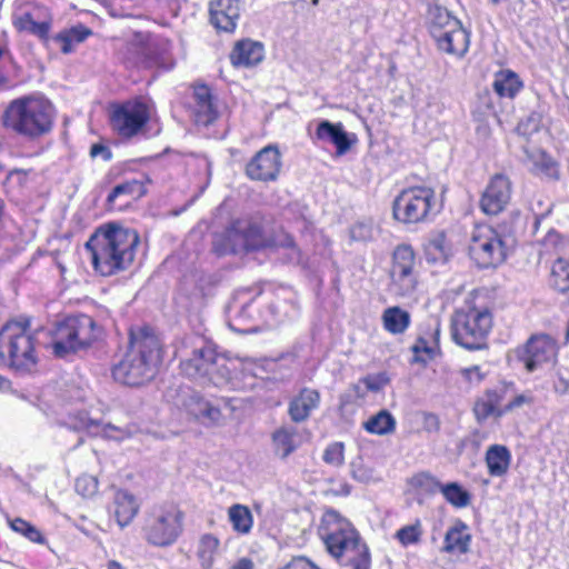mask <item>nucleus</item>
Wrapping results in <instances>:
<instances>
[{
  "label": "nucleus",
  "instance_id": "1",
  "mask_svg": "<svg viewBox=\"0 0 569 569\" xmlns=\"http://www.w3.org/2000/svg\"><path fill=\"white\" fill-rule=\"evenodd\" d=\"M269 219L261 212L250 213L233 219L212 241L213 251L218 256L237 253L239 250L257 252L262 250L288 251L290 262H300L302 251L295 237L282 226L268 228Z\"/></svg>",
  "mask_w": 569,
  "mask_h": 569
},
{
  "label": "nucleus",
  "instance_id": "2",
  "mask_svg": "<svg viewBox=\"0 0 569 569\" xmlns=\"http://www.w3.org/2000/svg\"><path fill=\"white\" fill-rule=\"evenodd\" d=\"M140 246V234L117 221L98 226L84 243L96 273L112 277L133 264Z\"/></svg>",
  "mask_w": 569,
  "mask_h": 569
},
{
  "label": "nucleus",
  "instance_id": "3",
  "mask_svg": "<svg viewBox=\"0 0 569 569\" xmlns=\"http://www.w3.org/2000/svg\"><path fill=\"white\" fill-rule=\"evenodd\" d=\"M162 362V347L153 329L143 326L129 331V345L111 368L112 378L124 386L140 387L151 381Z\"/></svg>",
  "mask_w": 569,
  "mask_h": 569
},
{
  "label": "nucleus",
  "instance_id": "4",
  "mask_svg": "<svg viewBox=\"0 0 569 569\" xmlns=\"http://www.w3.org/2000/svg\"><path fill=\"white\" fill-rule=\"evenodd\" d=\"M318 536L327 552L341 566L351 569H370L371 553L360 532L337 510L323 512L318 527Z\"/></svg>",
  "mask_w": 569,
  "mask_h": 569
},
{
  "label": "nucleus",
  "instance_id": "5",
  "mask_svg": "<svg viewBox=\"0 0 569 569\" xmlns=\"http://www.w3.org/2000/svg\"><path fill=\"white\" fill-rule=\"evenodd\" d=\"M54 120L52 102L44 96L32 93L11 100L1 117L6 130L29 142L50 134Z\"/></svg>",
  "mask_w": 569,
  "mask_h": 569
},
{
  "label": "nucleus",
  "instance_id": "6",
  "mask_svg": "<svg viewBox=\"0 0 569 569\" xmlns=\"http://www.w3.org/2000/svg\"><path fill=\"white\" fill-rule=\"evenodd\" d=\"M38 331L31 328V318L8 319L0 328V363L20 375L38 370Z\"/></svg>",
  "mask_w": 569,
  "mask_h": 569
},
{
  "label": "nucleus",
  "instance_id": "7",
  "mask_svg": "<svg viewBox=\"0 0 569 569\" xmlns=\"http://www.w3.org/2000/svg\"><path fill=\"white\" fill-rule=\"evenodd\" d=\"M492 328V308L479 303L476 298L468 299L466 305L456 309L451 317L452 340L470 351L488 347V338Z\"/></svg>",
  "mask_w": 569,
  "mask_h": 569
},
{
  "label": "nucleus",
  "instance_id": "8",
  "mask_svg": "<svg viewBox=\"0 0 569 569\" xmlns=\"http://www.w3.org/2000/svg\"><path fill=\"white\" fill-rule=\"evenodd\" d=\"M152 108L142 97L111 102L108 107V123L111 132L122 142L146 137Z\"/></svg>",
  "mask_w": 569,
  "mask_h": 569
},
{
  "label": "nucleus",
  "instance_id": "9",
  "mask_svg": "<svg viewBox=\"0 0 569 569\" xmlns=\"http://www.w3.org/2000/svg\"><path fill=\"white\" fill-rule=\"evenodd\" d=\"M438 212L436 190L428 186L403 188L392 201V218L406 226L427 222Z\"/></svg>",
  "mask_w": 569,
  "mask_h": 569
},
{
  "label": "nucleus",
  "instance_id": "10",
  "mask_svg": "<svg viewBox=\"0 0 569 569\" xmlns=\"http://www.w3.org/2000/svg\"><path fill=\"white\" fill-rule=\"evenodd\" d=\"M186 512L178 503H163L147 515L142 536L147 543L157 548L173 546L184 531Z\"/></svg>",
  "mask_w": 569,
  "mask_h": 569
},
{
  "label": "nucleus",
  "instance_id": "11",
  "mask_svg": "<svg viewBox=\"0 0 569 569\" xmlns=\"http://www.w3.org/2000/svg\"><path fill=\"white\" fill-rule=\"evenodd\" d=\"M52 351L58 357L91 346L97 340V323L88 315L68 316L50 330Z\"/></svg>",
  "mask_w": 569,
  "mask_h": 569
},
{
  "label": "nucleus",
  "instance_id": "12",
  "mask_svg": "<svg viewBox=\"0 0 569 569\" xmlns=\"http://www.w3.org/2000/svg\"><path fill=\"white\" fill-rule=\"evenodd\" d=\"M388 291L397 298L413 296L419 287L417 253L409 243H399L390 256Z\"/></svg>",
  "mask_w": 569,
  "mask_h": 569
},
{
  "label": "nucleus",
  "instance_id": "13",
  "mask_svg": "<svg viewBox=\"0 0 569 569\" xmlns=\"http://www.w3.org/2000/svg\"><path fill=\"white\" fill-rule=\"evenodd\" d=\"M428 30L440 51L457 58H462L467 53L470 32L448 10L436 8L431 13Z\"/></svg>",
  "mask_w": 569,
  "mask_h": 569
},
{
  "label": "nucleus",
  "instance_id": "14",
  "mask_svg": "<svg viewBox=\"0 0 569 569\" xmlns=\"http://www.w3.org/2000/svg\"><path fill=\"white\" fill-rule=\"evenodd\" d=\"M469 258L481 269L497 268L508 257L502 234L488 223H477L468 243Z\"/></svg>",
  "mask_w": 569,
  "mask_h": 569
},
{
  "label": "nucleus",
  "instance_id": "15",
  "mask_svg": "<svg viewBox=\"0 0 569 569\" xmlns=\"http://www.w3.org/2000/svg\"><path fill=\"white\" fill-rule=\"evenodd\" d=\"M559 349V343L552 336L533 333L517 348L516 355L523 369L531 373L545 366L557 363Z\"/></svg>",
  "mask_w": 569,
  "mask_h": 569
},
{
  "label": "nucleus",
  "instance_id": "16",
  "mask_svg": "<svg viewBox=\"0 0 569 569\" xmlns=\"http://www.w3.org/2000/svg\"><path fill=\"white\" fill-rule=\"evenodd\" d=\"M11 23L17 33L32 36L47 46L51 40L53 13L49 7L36 3L29 9L14 11Z\"/></svg>",
  "mask_w": 569,
  "mask_h": 569
},
{
  "label": "nucleus",
  "instance_id": "17",
  "mask_svg": "<svg viewBox=\"0 0 569 569\" xmlns=\"http://www.w3.org/2000/svg\"><path fill=\"white\" fill-rule=\"evenodd\" d=\"M191 353L182 359L179 369L182 376L190 379L209 378L220 375L221 358L217 348L207 341L190 342Z\"/></svg>",
  "mask_w": 569,
  "mask_h": 569
},
{
  "label": "nucleus",
  "instance_id": "18",
  "mask_svg": "<svg viewBox=\"0 0 569 569\" xmlns=\"http://www.w3.org/2000/svg\"><path fill=\"white\" fill-rule=\"evenodd\" d=\"M513 182L505 172L490 176L479 197V209L487 217H497L511 204Z\"/></svg>",
  "mask_w": 569,
  "mask_h": 569
},
{
  "label": "nucleus",
  "instance_id": "19",
  "mask_svg": "<svg viewBox=\"0 0 569 569\" xmlns=\"http://www.w3.org/2000/svg\"><path fill=\"white\" fill-rule=\"evenodd\" d=\"M282 156L278 144L270 143L257 151L246 163L244 174L254 182L270 183L278 180Z\"/></svg>",
  "mask_w": 569,
  "mask_h": 569
},
{
  "label": "nucleus",
  "instance_id": "20",
  "mask_svg": "<svg viewBox=\"0 0 569 569\" xmlns=\"http://www.w3.org/2000/svg\"><path fill=\"white\" fill-rule=\"evenodd\" d=\"M512 382H501L493 388L486 389L473 403L472 412L477 422L482 423L489 418L500 419L506 415L502 405Z\"/></svg>",
  "mask_w": 569,
  "mask_h": 569
},
{
  "label": "nucleus",
  "instance_id": "21",
  "mask_svg": "<svg viewBox=\"0 0 569 569\" xmlns=\"http://www.w3.org/2000/svg\"><path fill=\"white\" fill-rule=\"evenodd\" d=\"M321 392L313 387H302L288 402V416L295 423L307 421L321 406Z\"/></svg>",
  "mask_w": 569,
  "mask_h": 569
},
{
  "label": "nucleus",
  "instance_id": "22",
  "mask_svg": "<svg viewBox=\"0 0 569 569\" xmlns=\"http://www.w3.org/2000/svg\"><path fill=\"white\" fill-rule=\"evenodd\" d=\"M193 118L200 126H210L219 118L212 89L206 83H197L192 87Z\"/></svg>",
  "mask_w": 569,
  "mask_h": 569
},
{
  "label": "nucleus",
  "instance_id": "23",
  "mask_svg": "<svg viewBox=\"0 0 569 569\" xmlns=\"http://www.w3.org/2000/svg\"><path fill=\"white\" fill-rule=\"evenodd\" d=\"M240 17V0H212L209 4L211 24L218 31L232 32Z\"/></svg>",
  "mask_w": 569,
  "mask_h": 569
},
{
  "label": "nucleus",
  "instance_id": "24",
  "mask_svg": "<svg viewBox=\"0 0 569 569\" xmlns=\"http://www.w3.org/2000/svg\"><path fill=\"white\" fill-rule=\"evenodd\" d=\"M538 264L552 263L558 259H567L569 256V237L556 230H549L537 243Z\"/></svg>",
  "mask_w": 569,
  "mask_h": 569
},
{
  "label": "nucleus",
  "instance_id": "25",
  "mask_svg": "<svg viewBox=\"0 0 569 569\" xmlns=\"http://www.w3.org/2000/svg\"><path fill=\"white\" fill-rule=\"evenodd\" d=\"M315 136L319 141L331 142L336 147L337 156L346 154L357 142V137L346 132L341 122L332 123L328 120L318 123Z\"/></svg>",
  "mask_w": 569,
  "mask_h": 569
},
{
  "label": "nucleus",
  "instance_id": "26",
  "mask_svg": "<svg viewBox=\"0 0 569 569\" xmlns=\"http://www.w3.org/2000/svg\"><path fill=\"white\" fill-rule=\"evenodd\" d=\"M472 535L468 525L461 519H456L447 529L441 552L450 556H461L470 551Z\"/></svg>",
  "mask_w": 569,
  "mask_h": 569
},
{
  "label": "nucleus",
  "instance_id": "27",
  "mask_svg": "<svg viewBox=\"0 0 569 569\" xmlns=\"http://www.w3.org/2000/svg\"><path fill=\"white\" fill-rule=\"evenodd\" d=\"M152 180L147 173L140 174L138 178L124 179L122 182L116 184L107 196L106 203L109 209H116L117 200L120 198L140 199L148 192L147 186Z\"/></svg>",
  "mask_w": 569,
  "mask_h": 569
},
{
  "label": "nucleus",
  "instance_id": "28",
  "mask_svg": "<svg viewBox=\"0 0 569 569\" xmlns=\"http://www.w3.org/2000/svg\"><path fill=\"white\" fill-rule=\"evenodd\" d=\"M264 48L262 43L251 39L237 41L229 53L230 63L234 68H251L262 61Z\"/></svg>",
  "mask_w": 569,
  "mask_h": 569
},
{
  "label": "nucleus",
  "instance_id": "29",
  "mask_svg": "<svg viewBox=\"0 0 569 569\" xmlns=\"http://www.w3.org/2000/svg\"><path fill=\"white\" fill-rule=\"evenodd\" d=\"M439 327L426 328L416 339L410 350L413 353V361L427 363L433 360L440 351Z\"/></svg>",
  "mask_w": 569,
  "mask_h": 569
},
{
  "label": "nucleus",
  "instance_id": "30",
  "mask_svg": "<svg viewBox=\"0 0 569 569\" xmlns=\"http://www.w3.org/2000/svg\"><path fill=\"white\" fill-rule=\"evenodd\" d=\"M92 34L91 28L79 22L69 28L61 29L51 37V40L58 44L61 53L70 54L76 50L77 46L86 42Z\"/></svg>",
  "mask_w": 569,
  "mask_h": 569
},
{
  "label": "nucleus",
  "instance_id": "31",
  "mask_svg": "<svg viewBox=\"0 0 569 569\" xmlns=\"http://www.w3.org/2000/svg\"><path fill=\"white\" fill-rule=\"evenodd\" d=\"M525 88L520 76L511 69L495 72L492 90L500 100H513Z\"/></svg>",
  "mask_w": 569,
  "mask_h": 569
},
{
  "label": "nucleus",
  "instance_id": "32",
  "mask_svg": "<svg viewBox=\"0 0 569 569\" xmlns=\"http://www.w3.org/2000/svg\"><path fill=\"white\" fill-rule=\"evenodd\" d=\"M531 162V172L551 181H558L561 177L560 162L547 150L537 149L528 156Z\"/></svg>",
  "mask_w": 569,
  "mask_h": 569
},
{
  "label": "nucleus",
  "instance_id": "33",
  "mask_svg": "<svg viewBox=\"0 0 569 569\" xmlns=\"http://www.w3.org/2000/svg\"><path fill=\"white\" fill-rule=\"evenodd\" d=\"M511 452L505 445H491L485 453V462L489 476L503 477L511 465Z\"/></svg>",
  "mask_w": 569,
  "mask_h": 569
},
{
  "label": "nucleus",
  "instance_id": "34",
  "mask_svg": "<svg viewBox=\"0 0 569 569\" xmlns=\"http://www.w3.org/2000/svg\"><path fill=\"white\" fill-rule=\"evenodd\" d=\"M221 541L211 532L200 535L197 541L196 557L202 569H213L220 553Z\"/></svg>",
  "mask_w": 569,
  "mask_h": 569
},
{
  "label": "nucleus",
  "instance_id": "35",
  "mask_svg": "<svg viewBox=\"0 0 569 569\" xmlns=\"http://www.w3.org/2000/svg\"><path fill=\"white\" fill-rule=\"evenodd\" d=\"M546 281L558 296H569V259L552 261Z\"/></svg>",
  "mask_w": 569,
  "mask_h": 569
},
{
  "label": "nucleus",
  "instance_id": "36",
  "mask_svg": "<svg viewBox=\"0 0 569 569\" xmlns=\"http://www.w3.org/2000/svg\"><path fill=\"white\" fill-rule=\"evenodd\" d=\"M441 485L430 471H418L407 479L408 491L416 496H435L440 492Z\"/></svg>",
  "mask_w": 569,
  "mask_h": 569
},
{
  "label": "nucleus",
  "instance_id": "37",
  "mask_svg": "<svg viewBox=\"0 0 569 569\" xmlns=\"http://www.w3.org/2000/svg\"><path fill=\"white\" fill-rule=\"evenodd\" d=\"M227 515L234 533L238 536H248L251 533L254 519L248 506L233 503L228 508Z\"/></svg>",
  "mask_w": 569,
  "mask_h": 569
},
{
  "label": "nucleus",
  "instance_id": "38",
  "mask_svg": "<svg viewBox=\"0 0 569 569\" xmlns=\"http://www.w3.org/2000/svg\"><path fill=\"white\" fill-rule=\"evenodd\" d=\"M381 320L383 329L391 335H402L411 325L410 313L398 306L386 308Z\"/></svg>",
  "mask_w": 569,
  "mask_h": 569
},
{
  "label": "nucleus",
  "instance_id": "39",
  "mask_svg": "<svg viewBox=\"0 0 569 569\" xmlns=\"http://www.w3.org/2000/svg\"><path fill=\"white\" fill-rule=\"evenodd\" d=\"M136 499L126 491L119 490L114 495L113 515L120 527L129 525L138 512Z\"/></svg>",
  "mask_w": 569,
  "mask_h": 569
},
{
  "label": "nucleus",
  "instance_id": "40",
  "mask_svg": "<svg viewBox=\"0 0 569 569\" xmlns=\"http://www.w3.org/2000/svg\"><path fill=\"white\" fill-rule=\"evenodd\" d=\"M297 430L292 427H280L271 435L274 451L282 459L289 457L299 447L297 442Z\"/></svg>",
  "mask_w": 569,
  "mask_h": 569
},
{
  "label": "nucleus",
  "instance_id": "41",
  "mask_svg": "<svg viewBox=\"0 0 569 569\" xmlns=\"http://www.w3.org/2000/svg\"><path fill=\"white\" fill-rule=\"evenodd\" d=\"M396 419L386 409L380 410L363 422V429L371 435L385 436L395 432Z\"/></svg>",
  "mask_w": 569,
  "mask_h": 569
},
{
  "label": "nucleus",
  "instance_id": "42",
  "mask_svg": "<svg viewBox=\"0 0 569 569\" xmlns=\"http://www.w3.org/2000/svg\"><path fill=\"white\" fill-rule=\"evenodd\" d=\"M137 67L142 69H169L166 52L158 46L143 48L137 58Z\"/></svg>",
  "mask_w": 569,
  "mask_h": 569
},
{
  "label": "nucleus",
  "instance_id": "43",
  "mask_svg": "<svg viewBox=\"0 0 569 569\" xmlns=\"http://www.w3.org/2000/svg\"><path fill=\"white\" fill-rule=\"evenodd\" d=\"M440 492L453 508L461 509L471 503V493L456 481L442 483Z\"/></svg>",
  "mask_w": 569,
  "mask_h": 569
},
{
  "label": "nucleus",
  "instance_id": "44",
  "mask_svg": "<svg viewBox=\"0 0 569 569\" xmlns=\"http://www.w3.org/2000/svg\"><path fill=\"white\" fill-rule=\"evenodd\" d=\"M9 526L14 532L23 536L26 539L33 543H47L44 535L34 525L23 518L17 517L11 519L9 521Z\"/></svg>",
  "mask_w": 569,
  "mask_h": 569
},
{
  "label": "nucleus",
  "instance_id": "45",
  "mask_svg": "<svg viewBox=\"0 0 569 569\" xmlns=\"http://www.w3.org/2000/svg\"><path fill=\"white\" fill-rule=\"evenodd\" d=\"M423 535L422 523L420 519L411 525L399 528L395 533V539L403 547L407 548L412 545H418Z\"/></svg>",
  "mask_w": 569,
  "mask_h": 569
},
{
  "label": "nucleus",
  "instance_id": "46",
  "mask_svg": "<svg viewBox=\"0 0 569 569\" xmlns=\"http://www.w3.org/2000/svg\"><path fill=\"white\" fill-rule=\"evenodd\" d=\"M429 247L438 254V258L448 259L452 254V243L446 231H438L430 240Z\"/></svg>",
  "mask_w": 569,
  "mask_h": 569
},
{
  "label": "nucleus",
  "instance_id": "47",
  "mask_svg": "<svg viewBox=\"0 0 569 569\" xmlns=\"http://www.w3.org/2000/svg\"><path fill=\"white\" fill-rule=\"evenodd\" d=\"M322 460L330 466L340 467L345 463V445L336 441L329 443L322 455Z\"/></svg>",
  "mask_w": 569,
  "mask_h": 569
},
{
  "label": "nucleus",
  "instance_id": "48",
  "mask_svg": "<svg viewBox=\"0 0 569 569\" xmlns=\"http://www.w3.org/2000/svg\"><path fill=\"white\" fill-rule=\"evenodd\" d=\"M76 491L83 498L92 497L98 491V481L90 476H80L76 479Z\"/></svg>",
  "mask_w": 569,
  "mask_h": 569
},
{
  "label": "nucleus",
  "instance_id": "49",
  "mask_svg": "<svg viewBox=\"0 0 569 569\" xmlns=\"http://www.w3.org/2000/svg\"><path fill=\"white\" fill-rule=\"evenodd\" d=\"M360 381L368 391L378 392L389 383V378L385 373L367 375Z\"/></svg>",
  "mask_w": 569,
  "mask_h": 569
},
{
  "label": "nucleus",
  "instance_id": "50",
  "mask_svg": "<svg viewBox=\"0 0 569 569\" xmlns=\"http://www.w3.org/2000/svg\"><path fill=\"white\" fill-rule=\"evenodd\" d=\"M89 157L91 159L101 158L103 161L109 162L113 158V152L109 144L103 141L92 143L89 149Z\"/></svg>",
  "mask_w": 569,
  "mask_h": 569
},
{
  "label": "nucleus",
  "instance_id": "51",
  "mask_svg": "<svg viewBox=\"0 0 569 569\" xmlns=\"http://www.w3.org/2000/svg\"><path fill=\"white\" fill-rule=\"evenodd\" d=\"M535 402V397L531 391H527L515 396L507 405H505L506 413L511 412L523 406H531Z\"/></svg>",
  "mask_w": 569,
  "mask_h": 569
},
{
  "label": "nucleus",
  "instance_id": "52",
  "mask_svg": "<svg viewBox=\"0 0 569 569\" xmlns=\"http://www.w3.org/2000/svg\"><path fill=\"white\" fill-rule=\"evenodd\" d=\"M279 569H320L310 559L305 556L292 557L286 565Z\"/></svg>",
  "mask_w": 569,
  "mask_h": 569
},
{
  "label": "nucleus",
  "instance_id": "53",
  "mask_svg": "<svg viewBox=\"0 0 569 569\" xmlns=\"http://www.w3.org/2000/svg\"><path fill=\"white\" fill-rule=\"evenodd\" d=\"M462 376L468 380V381H481L483 379V373L481 372L480 370V367L479 366H472L470 368H465L462 370Z\"/></svg>",
  "mask_w": 569,
  "mask_h": 569
},
{
  "label": "nucleus",
  "instance_id": "54",
  "mask_svg": "<svg viewBox=\"0 0 569 569\" xmlns=\"http://www.w3.org/2000/svg\"><path fill=\"white\" fill-rule=\"evenodd\" d=\"M201 415L210 420H218L221 416V411L219 408L206 402L204 409L201 410Z\"/></svg>",
  "mask_w": 569,
  "mask_h": 569
},
{
  "label": "nucleus",
  "instance_id": "55",
  "mask_svg": "<svg viewBox=\"0 0 569 569\" xmlns=\"http://www.w3.org/2000/svg\"><path fill=\"white\" fill-rule=\"evenodd\" d=\"M126 170L127 169L124 164H116L110 168V170L107 173V178L109 179V181L119 179L124 174Z\"/></svg>",
  "mask_w": 569,
  "mask_h": 569
},
{
  "label": "nucleus",
  "instance_id": "56",
  "mask_svg": "<svg viewBox=\"0 0 569 569\" xmlns=\"http://www.w3.org/2000/svg\"><path fill=\"white\" fill-rule=\"evenodd\" d=\"M228 569H254L253 561L248 557L239 558Z\"/></svg>",
  "mask_w": 569,
  "mask_h": 569
},
{
  "label": "nucleus",
  "instance_id": "57",
  "mask_svg": "<svg viewBox=\"0 0 569 569\" xmlns=\"http://www.w3.org/2000/svg\"><path fill=\"white\" fill-rule=\"evenodd\" d=\"M555 390L560 393L567 392L569 390V382L559 378L558 382H555Z\"/></svg>",
  "mask_w": 569,
  "mask_h": 569
},
{
  "label": "nucleus",
  "instance_id": "58",
  "mask_svg": "<svg viewBox=\"0 0 569 569\" xmlns=\"http://www.w3.org/2000/svg\"><path fill=\"white\" fill-rule=\"evenodd\" d=\"M107 569H126V568L117 560H109L107 562Z\"/></svg>",
  "mask_w": 569,
  "mask_h": 569
},
{
  "label": "nucleus",
  "instance_id": "59",
  "mask_svg": "<svg viewBox=\"0 0 569 569\" xmlns=\"http://www.w3.org/2000/svg\"><path fill=\"white\" fill-rule=\"evenodd\" d=\"M10 381L0 375V390L9 388Z\"/></svg>",
  "mask_w": 569,
  "mask_h": 569
},
{
  "label": "nucleus",
  "instance_id": "60",
  "mask_svg": "<svg viewBox=\"0 0 569 569\" xmlns=\"http://www.w3.org/2000/svg\"><path fill=\"white\" fill-rule=\"evenodd\" d=\"M252 303H253V300H251L249 303L243 306L239 312V317H244L247 315L248 310L251 308Z\"/></svg>",
  "mask_w": 569,
  "mask_h": 569
},
{
  "label": "nucleus",
  "instance_id": "61",
  "mask_svg": "<svg viewBox=\"0 0 569 569\" xmlns=\"http://www.w3.org/2000/svg\"><path fill=\"white\" fill-rule=\"evenodd\" d=\"M565 337H566V342H568L569 341V320L567 321Z\"/></svg>",
  "mask_w": 569,
  "mask_h": 569
},
{
  "label": "nucleus",
  "instance_id": "62",
  "mask_svg": "<svg viewBox=\"0 0 569 569\" xmlns=\"http://www.w3.org/2000/svg\"><path fill=\"white\" fill-rule=\"evenodd\" d=\"M428 418H430V419H432L435 421V425H436L437 428L439 427V421H438V418L436 416L429 415Z\"/></svg>",
  "mask_w": 569,
  "mask_h": 569
},
{
  "label": "nucleus",
  "instance_id": "63",
  "mask_svg": "<svg viewBox=\"0 0 569 569\" xmlns=\"http://www.w3.org/2000/svg\"><path fill=\"white\" fill-rule=\"evenodd\" d=\"M493 4H498L501 0H490Z\"/></svg>",
  "mask_w": 569,
  "mask_h": 569
}]
</instances>
